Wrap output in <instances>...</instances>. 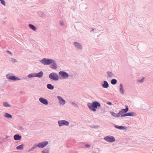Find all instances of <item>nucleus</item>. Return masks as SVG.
Here are the masks:
<instances>
[{
  "label": "nucleus",
  "instance_id": "1",
  "mask_svg": "<svg viewBox=\"0 0 153 153\" xmlns=\"http://www.w3.org/2000/svg\"><path fill=\"white\" fill-rule=\"evenodd\" d=\"M87 106L90 109L93 111H96V109L97 108V107H100V104L97 101H94L91 104V103L89 102L87 104Z\"/></svg>",
  "mask_w": 153,
  "mask_h": 153
},
{
  "label": "nucleus",
  "instance_id": "2",
  "mask_svg": "<svg viewBox=\"0 0 153 153\" xmlns=\"http://www.w3.org/2000/svg\"><path fill=\"white\" fill-rule=\"evenodd\" d=\"M39 61L44 65H48L52 64V62L53 61V59H51L44 58L42 60H39Z\"/></svg>",
  "mask_w": 153,
  "mask_h": 153
},
{
  "label": "nucleus",
  "instance_id": "3",
  "mask_svg": "<svg viewBox=\"0 0 153 153\" xmlns=\"http://www.w3.org/2000/svg\"><path fill=\"white\" fill-rule=\"evenodd\" d=\"M49 77L50 79L54 80L56 81L59 79L57 74L53 72L51 73L49 75Z\"/></svg>",
  "mask_w": 153,
  "mask_h": 153
},
{
  "label": "nucleus",
  "instance_id": "4",
  "mask_svg": "<svg viewBox=\"0 0 153 153\" xmlns=\"http://www.w3.org/2000/svg\"><path fill=\"white\" fill-rule=\"evenodd\" d=\"M104 139L105 141L110 143L113 142L115 140V138L113 136L110 135L106 136Z\"/></svg>",
  "mask_w": 153,
  "mask_h": 153
},
{
  "label": "nucleus",
  "instance_id": "5",
  "mask_svg": "<svg viewBox=\"0 0 153 153\" xmlns=\"http://www.w3.org/2000/svg\"><path fill=\"white\" fill-rule=\"evenodd\" d=\"M58 123L59 127L65 126H68L69 124V122L65 120H60L58 121Z\"/></svg>",
  "mask_w": 153,
  "mask_h": 153
},
{
  "label": "nucleus",
  "instance_id": "6",
  "mask_svg": "<svg viewBox=\"0 0 153 153\" xmlns=\"http://www.w3.org/2000/svg\"><path fill=\"white\" fill-rule=\"evenodd\" d=\"M59 74L60 76L62 77V78L64 79H67L69 76L68 74L65 71H60L59 72Z\"/></svg>",
  "mask_w": 153,
  "mask_h": 153
},
{
  "label": "nucleus",
  "instance_id": "7",
  "mask_svg": "<svg viewBox=\"0 0 153 153\" xmlns=\"http://www.w3.org/2000/svg\"><path fill=\"white\" fill-rule=\"evenodd\" d=\"M73 45L77 50H82L83 49L82 45L79 42H73Z\"/></svg>",
  "mask_w": 153,
  "mask_h": 153
},
{
  "label": "nucleus",
  "instance_id": "8",
  "mask_svg": "<svg viewBox=\"0 0 153 153\" xmlns=\"http://www.w3.org/2000/svg\"><path fill=\"white\" fill-rule=\"evenodd\" d=\"M6 77L7 78L13 81L20 80L21 79L20 78H19L16 76H11L10 74H7L6 75Z\"/></svg>",
  "mask_w": 153,
  "mask_h": 153
},
{
  "label": "nucleus",
  "instance_id": "9",
  "mask_svg": "<svg viewBox=\"0 0 153 153\" xmlns=\"http://www.w3.org/2000/svg\"><path fill=\"white\" fill-rule=\"evenodd\" d=\"M48 144V142L47 141L42 142L39 143L38 145V147L39 148H42L46 146Z\"/></svg>",
  "mask_w": 153,
  "mask_h": 153
},
{
  "label": "nucleus",
  "instance_id": "10",
  "mask_svg": "<svg viewBox=\"0 0 153 153\" xmlns=\"http://www.w3.org/2000/svg\"><path fill=\"white\" fill-rule=\"evenodd\" d=\"M39 100L40 102L44 104L47 105L48 104V101L46 99L43 97H40L39 99Z\"/></svg>",
  "mask_w": 153,
  "mask_h": 153
},
{
  "label": "nucleus",
  "instance_id": "11",
  "mask_svg": "<svg viewBox=\"0 0 153 153\" xmlns=\"http://www.w3.org/2000/svg\"><path fill=\"white\" fill-rule=\"evenodd\" d=\"M52 64L51 65V68L53 69H56L57 68V65L55 60H53Z\"/></svg>",
  "mask_w": 153,
  "mask_h": 153
},
{
  "label": "nucleus",
  "instance_id": "12",
  "mask_svg": "<svg viewBox=\"0 0 153 153\" xmlns=\"http://www.w3.org/2000/svg\"><path fill=\"white\" fill-rule=\"evenodd\" d=\"M120 87L119 90L120 93L122 94H124L125 92V90L124 89L123 84L120 83Z\"/></svg>",
  "mask_w": 153,
  "mask_h": 153
},
{
  "label": "nucleus",
  "instance_id": "13",
  "mask_svg": "<svg viewBox=\"0 0 153 153\" xmlns=\"http://www.w3.org/2000/svg\"><path fill=\"white\" fill-rule=\"evenodd\" d=\"M57 97L59 101V103L60 104H64L65 103V101L61 97L58 96Z\"/></svg>",
  "mask_w": 153,
  "mask_h": 153
},
{
  "label": "nucleus",
  "instance_id": "14",
  "mask_svg": "<svg viewBox=\"0 0 153 153\" xmlns=\"http://www.w3.org/2000/svg\"><path fill=\"white\" fill-rule=\"evenodd\" d=\"M13 138L15 140H20L22 139V137L19 134H16L14 135Z\"/></svg>",
  "mask_w": 153,
  "mask_h": 153
},
{
  "label": "nucleus",
  "instance_id": "15",
  "mask_svg": "<svg viewBox=\"0 0 153 153\" xmlns=\"http://www.w3.org/2000/svg\"><path fill=\"white\" fill-rule=\"evenodd\" d=\"M114 127L117 129H118L120 130H126L127 129V128L126 127L122 126H118L117 125H115L114 126Z\"/></svg>",
  "mask_w": 153,
  "mask_h": 153
},
{
  "label": "nucleus",
  "instance_id": "16",
  "mask_svg": "<svg viewBox=\"0 0 153 153\" xmlns=\"http://www.w3.org/2000/svg\"><path fill=\"white\" fill-rule=\"evenodd\" d=\"M125 106L126 107V108L125 109H123L119 111V114L120 113H126L127 112L128 110V106L126 105H125Z\"/></svg>",
  "mask_w": 153,
  "mask_h": 153
},
{
  "label": "nucleus",
  "instance_id": "17",
  "mask_svg": "<svg viewBox=\"0 0 153 153\" xmlns=\"http://www.w3.org/2000/svg\"><path fill=\"white\" fill-rule=\"evenodd\" d=\"M36 77L38 78H41L43 75V73L42 71H40L38 73H36Z\"/></svg>",
  "mask_w": 153,
  "mask_h": 153
},
{
  "label": "nucleus",
  "instance_id": "18",
  "mask_svg": "<svg viewBox=\"0 0 153 153\" xmlns=\"http://www.w3.org/2000/svg\"><path fill=\"white\" fill-rule=\"evenodd\" d=\"M102 87L105 88H107L109 87V84L108 82L106 81L103 82V83L102 85Z\"/></svg>",
  "mask_w": 153,
  "mask_h": 153
},
{
  "label": "nucleus",
  "instance_id": "19",
  "mask_svg": "<svg viewBox=\"0 0 153 153\" xmlns=\"http://www.w3.org/2000/svg\"><path fill=\"white\" fill-rule=\"evenodd\" d=\"M28 26L33 31H36V26H34L33 25L31 24H29L28 25Z\"/></svg>",
  "mask_w": 153,
  "mask_h": 153
},
{
  "label": "nucleus",
  "instance_id": "20",
  "mask_svg": "<svg viewBox=\"0 0 153 153\" xmlns=\"http://www.w3.org/2000/svg\"><path fill=\"white\" fill-rule=\"evenodd\" d=\"M47 87L50 90H53L54 88V86L51 84H48L47 85Z\"/></svg>",
  "mask_w": 153,
  "mask_h": 153
},
{
  "label": "nucleus",
  "instance_id": "21",
  "mask_svg": "<svg viewBox=\"0 0 153 153\" xmlns=\"http://www.w3.org/2000/svg\"><path fill=\"white\" fill-rule=\"evenodd\" d=\"M128 116H135L136 114L133 112H130L127 113Z\"/></svg>",
  "mask_w": 153,
  "mask_h": 153
},
{
  "label": "nucleus",
  "instance_id": "22",
  "mask_svg": "<svg viewBox=\"0 0 153 153\" xmlns=\"http://www.w3.org/2000/svg\"><path fill=\"white\" fill-rule=\"evenodd\" d=\"M110 113L112 116L114 117H119V115L117 114H116L113 111H111Z\"/></svg>",
  "mask_w": 153,
  "mask_h": 153
},
{
  "label": "nucleus",
  "instance_id": "23",
  "mask_svg": "<svg viewBox=\"0 0 153 153\" xmlns=\"http://www.w3.org/2000/svg\"><path fill=\"white\" fill-rule=\"evenodd\" d=\"M4 116L8 118H12V117L11 115L7 113H6L5 114Z\"/></svg>",
  "mask_w": 153,
  "mask_h": 153
},
{
  "label": "nucleus",
  "instance_id": "24",
  "mask_svg": "<svg viewBox=\"0 0 153 153\" xmlns=\"http://www.w3.org/2000/svg\"><path fill=\"white\" fill-rule=\"evenodd\" d=\"M24 145L21 144L20 145L16 147V149L17 150H22L23 148Z\"/></svg>",
  "mask_w": 153,
  "mask_h": 153
},
{
  "label": "nucleus",
  "instance_id": "25",
  "mask_svg": "<svg viewBox=\"0 0 153 153\" xmlns=\"http://www.w3.org/2000/svg\"><path fill=\"white\" fill-rule=\"evenodd\" d=\"M36 73L30 74L28 75V77L29 78H31L36 77Z\"/></svg>",
  "mask_w": 153,
  "mask_h": 153
},
{
  "label": "nucleus",
  "instance_id": "26",
  "mask_svg": "<svg viewBox=\"0 0 153 153\" xmlns=\"http://www.w3.org/2000/svg\"><path fill=\"white\" fill-rule=\"evenodd\" d=\"M117 82V80L115 79H113L111 81V83L112 85H115Z\"/></svg>",
  "mask_w": 153,
  "mask_h": 153
},
{
  "label": "nucleus",
  "instance_id": "27",
  "mask_svg": "<svg viewBox=\"0 0 153 153\" xmlns=\"http://www.w3.org/2000/svg\"><path fill=\"white\" fill-rule=\"evenodd\" d=\"M107 73L108 74V76L110 77H112L114 75V74H113V73L110 71L107 72Z\"/></svg>",
  "mask_w": 153,
  "mask_h": 153
},
{
  "label": "nucleus",
  "instance_id": "28",
  "mask_svg": "<svg viewBox=\"0 0 153 153\" xmlns=\"http://www.w3.org/2000/svg\"><path fill=\"white\" fill-rule=\"evenodd\" d=\"M4 105V106L7 107H9L10 106V105L7 102H4L3 103Z\"/></svg>",
  "mask_w": 153,
  "mask_h": 153
},
{
  "label": "nucleus",
  "instance_id": "29",
  "mask_svg": "<svg viewBox=\"0 0 153 153\" xmlns=\"http://www.w3.org/2000/svg\"><path fill=\"white\" fill-rule=\"evenodd\" d=\"M60 25L61 26H63L65 25V24L62 20H61L59 22Z\"/></svg>",
  "mask_w": 153,
  "mask_h": 153
},
{
  "label": "nucleus",
  "instance_id": "30",
  "mask_svg": "<svg viewBox=\"0 0 153 153\" xmlns=\"http://www.w3.org/2000/svg\"><path fill=\"white\" fill-rule=\"evenodd\" d=\"M42 153H49V151L47 149H45L42 151Z\"/></svg>",
  "mask_w": 153,
  "mask_h": 153
},
{
  "label": "nucleus",
  "instance_id": "31",
  "mask_svg": "<svg viewBox=\"0 0 153 153\" xmlns=\"http://www.w3.org/2000/svg\"><path fill=\"white\" fill-rule=\"evenodd\" d=\"M39 16L40 17H43L45 16V14L42 12H40L39 14Z\"/></svg>",
  "mask_w": 153,
  "mask_h": 153
},
{
  "label": "nucleus",
  "instance_id": "32",
  "mask_svg": "<svg viewBox=\"0 0 153 153\" xmlns=\"http://www.w3.org/2000/svg\"><path fill=\"white\" fill-rule=\"evenodd\" d=\"M71 104L73 105L74 107H78V105L76 103L74 102H71Z\"/></svg>",
  "mask_w": 153,
  "mask_h": 153
},
{
  "label": "nucleus",
  "instance_id": "33",
  "mask_svg": "<svg viewBox=\"0 0 153 153\" xmlns=\"http://www.w3.org/2000/svg\"><path fill=\"white\" fill-rule=\"evenodd\" d=\"M0 1H1V3L2 4H3V5L4 6L6 5V3L4 0H1Z\"/></svg>",
  "mask_w": 153,
  "mask_h": 153
},
{
  "label": "nucleus",
  "instance_id": "34",
  "mask_svg": "<svg viewBox=\"0 0 153 153\" xmlns=\"http://www.w3.org/2000/svg\"><path fill=\"white\" fill-rule=\"evenodd\" d=\"M37 147H38V145L36 144H35L32 147V148H33V149L34 150Z\"/></svg>",
  "mask_w": 153,
  "mask_h": 153
},
{
  "label": "nucleus",
  "instance_id": "35",
  "mask_svg": "<svg viewBox=\"0 0 153 153\" xmlns=\"http://www.w3.org/2000/svg\"><path fill=\"white\" fill-rule=\"evenodd\" d=\"M11 60H10V61H11L12 62H17V60L14 58H11Z\"/></svg>",
  "mask_w": 153,
  "mask_h": 153
},
{
  "label": "nucleus",
  "instance_id": "36",
  "mask_svg": "<svg viewBox=\"0 0 153 153\" xmlns=\"http://www.w3.org/2000/svg\"><path fill=\"white\" fill-rule=\"evenodd\" d=\"M123 113H120V114H119V112L117 114L118 115H119V117H121V118H122L123 117H122L121 115H123Z\"/></svg>",
  "mask_w": 153,
  "mask_h": 153
},
{
  "label": "nucleus",
  "instance_id": "37",
  "mask_svg": "<svg viewBox=\"0 0 153 153\" xmlns=\"http://www.w3.org/2000/svg\"><path fill=\"white\" fill-rule=\"evenodd\" d=\"M85 146L87 148H89L91 146V145L89 144H86L85 145Z\"/></svg>",
  "mask_w": 153,
  "mask_h": 153
},
{
  "label": "nucleus",
  "instance_id": "38",
  "mask_svg": "<svg viewBox=\"0 0 153 153\" xmlns=\"http://www.w3.org/2000/svg\"><path fill=\"white\" fill-rule=\"evenodd\" d=\"M144 79L143 78H142L140 80H139L138 81L139 82H143L144 81Z\"/></svg>",
  "mask_w": 153,
  "mask_h": 153
},
{
  "label": "nucleus",
  "instance_id": "39",
  "mask_svg": "<svg viewBox=\"0 0 153 153\" xmlns=\"http://www.w3.org/2000/svg\"><path fill=\"white\" fill-rule=\"evenodd\" d=\"M121 116L122 117H125L128 116L127 113L124 114H123V115H121Z\"/></svg>",
  "mask_w": 153,
  "mask_h": 153
},
{
  "label": "nucleus",
  "instance_id": "40",
  "mask_svg": "<svg viewBox=\"0 0 153 153\" xmlns=\"http://www.w3.org/2000/svg\"><path fill=\"white\" fill-rule=\"evenodd\" d=\"M7 53L8 54H9L10 55H12V53L10 51H7Z\"/></svg>",
  "mask_w": 153,
  "mask_h": 153
},
{
  "label": "nucleus",
  "instance_id": "41",
  "mask_svg": "<svg viewBox=\"0 0 153 153\" xmlns=\"http://www.w3.org/2000/svg\"><path fill=\"white\" fill-rule=\"evenodd\" d=\"M34 150V149H33V148L32 147H31L30 149H29L28 150V152H30V151H33Z\"/></svg>",
  "mask_w": 153,
  "mask_h": 153
},
{
  "label": "nucleus",
  "instance_id": "42",
  "mask_svg": "<svg viewBox=\"0 0 153 153\" xmlns=\"http://www.w3.org/2000/svg\"><path fill=\"white\" fill-rule=\"evenodd\" d=\"M107 104L109 105H112V103L111 102H106Z\"/></svg>",
  "mask_w": 153,
  "mask_h": 153
},
{
  "label": "nucleus",
  "instance_id": "43",
  "mask_svg": "<svg viewBox=\"0 0 153 153\" xmlns=\"http://www.w3.org/2000/svg\"><path fill=\"white\" fill-rule=\"evenodd\" d=\"M91 127L93 128H97L98 127L97 126H92Z\"/></svg>",
  "mask_w": 153,
  "mask_h": 153
},
{
  "label": "nucleus",
  "instance_id": "44",
  "mask_svg": "<svg viewBox=\"0 0 153 153\" xmlns=\"http://www.w3.org/2000/svg\"><path fill=\"white\" fill-rule=\"evenodd\" d=\"M95 30V29L94 28H93L91 29V32L92 31H94V30Z\"/></svg>",
  "mask_w": 153,
  "mask_h": 153
},
{
  "label": "nucleus",
  "instance_id": "45",
  "mask_svg": "<svg viewBox=\"0 0 153 153\" xmlns=\"http://www.w3.org/2000/svg\"><path fill=\"white\" fill-rule=\"evenodd\" d=\"M93 153H96V152H94Z\"/></svg>",
  "mask_w": 153,
  "mask_h": 153
},
{
  "label": "nucleus",
  "instance_id": "46",
  "mask_svg": "<svg viewBox=\"0 0 153 153\" xmlns=\"http://www.w3.org/2000/svg\"><path fill=\"white\" fill-rule=\"evenodd\" d=\"M1 0H0V1H1Z\"/></svg>",
  "mask_w": 153,
  "mask_h": 153
}]
</instances>
